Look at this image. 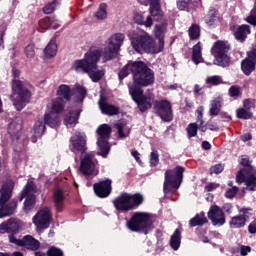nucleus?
Segmentation results:
<instances>
[{
	"instance_id": "1",
	"label": "nucleus",
	"mask_w": 256,
	"mask_h": 256,
	"mask_svg": "<svg viewBox=\"0 0 256 256\" xmlns=\"http://www.w3.org/2000/svg\"><path fill=\"white\" fill-rule=\"evenodd\" d=\"M124 41L125 34H112L106 40L103 50H90L85 54L84 59L75 60L72 66L74 71H77V73H87L93 83L101 81V79H103V75H105V70L97 67L99 59H101V57H103L104 61H111V59H115V57L119 55V51H121V46Z\"/></svg>"
},
{
	"instance_id": "2",
	"label": "nucleus",
	"mask_w": 256,
	"mask_h": 256,
	"mask_svg": "<svg viewBox=\"0 0 256 256\" xmlns=\"http://www.w3.org/2000/svg\"><path fill=\"white\" fill-rule=\"evenodd\" d=\"M133 85L129 86V93L133 101L137 104L139 111L145 113L147 109L153 107L155 95L143 94L141 87H149L155 83V73L143 61H135L132 66Z\"/></svg>"
},
{
	"instance_id": "3",
	"label": "nucleus",
	"mask_w": 256,
	"mask_h": 256,
	"mask_svg": "<svg viewBox=\"0 0 256 256\" xmlns=\"http://www.w3.org/2000/svg\"><path fill=\"white\" fill-rule=\"evenodd\" d=\"M165 33H167V20L154 26L153 34L158 39V43L144 30H135L129 34V37L131 45L137 53L145 51V53L155 55L165 49Z\"/></svg>"
},
{
	"instance_id": "4",
	"label": "nucleus",
	"mask_w": 256,
	"mask_h": 256,
	"mask_svg": "<svg viewBox=\"0 0 256 256\" xmlns=\"http://www.w3.org/2000/svg\"><path fill=\"white\" fill-rule=\"evenodd\" d=\"M12 75L14 80L12 81L11 99L17 111H21L25 108V105L29 103V99H31V92H29L23 82L17 80V77L21 75V72L18 69L13 68Z\"/></svg>"
},
{
	"instance_id": "5",
	"label": "nucleus",
	"mask_w": 256,
	"mask_h": 256,
	"mask_svg": "<svg viewBox=\"0 0 256 256\" xmlns=\"http://www.w3.org/2000/svg\"><path fill=\"white\" fill-rule=\"evenodd\" d=\"M13 187V181L7 180L0 189V219L14 215L15 211H17V202L10 201L5 205L11 199V195H13Z\"/></svg>"
},
{
	"instance_id": "6",
	"label": "nucleus",
	"mask_w": 256,
	"mask_h": 256,
	"mask_svg": "<svg viewBox=\"0 0 256 256\" xmlns=\"http://www.w3.org/2000/svg\"><path fill=\"white\" fill-rule=\"evenodd\" d=\"M239 163L246 168L238 171L236 175L237 183H245L246 189H248V191H256V169L255 167L251 166V160H249V156H241Z\"/></svg>"
},
{
	"instance_id": "7",
	"label": "nucleus",
	"mask_w": 256,
	"mask_h": 256,
	"mask_svg": "<svg viewBox=\"0 0 256 256\" xmlns=\"http://www.w3.org/2000/svg\"><path fill=\"white\" fill-rule=\"evenodd\" d=\"M113 203L117 211H133V209H137L143 203V196L140 194L122 193Z\"/></svg>"
},
{
	"instance_id": "8",
	"label": "nucleus",
	"mask_w": 256,
	"mask_h": 256,
	"mask_svg": "<svg viewBox=\"0 0 256 256\" xmlns=\"http://www.w3.org/2000/svg\"><path fill=\"white\" fill-rule=\"evenodd\" d=\"M126 225L130 231H143L147 234V231L151 229V217L146 212H135Z\"/></svg>"
},
{
	"instance_id": "9",
	"label": "nucleus",
	"mask_w": 256,
	"mask_h": 256,
	"mask_svg": "<svg viewBox=\"0 0 256 256\" xmlns=\"http://www.w3.org/2000/svg\"><path fill=\"white\" fill-rule=\"evenodd\" d=\"M184 171L185 168L178 166L173 170H167L165 172L164 193H169L173 189H179L181 181H183Z\"/></svg>"
},
{
	"instance_id": "10",
	"label": "nucleus",
	"mask_w": 256,
	"mask_h": 256,
	"mask_svg": "<svg viewBox=\"0 0 256 256\" xmlns=\"http://www.w3.org/2000/svg\"><path fill=\"white\" fill-rule=\"evenodd\" d=\"M79 171L86 177H95V175L99 174V170L97 169V160L93 154L82 153Z\"/></svg>"
},
{
	"instance_id": "11",
	"label": "nucleus",
	"mask_w": 256,
	"mask_h": 256,
	"mask_svg": "<svg viewBox=\"0 0 256 256\" xmlns=\"http://www.w3.org/2000/svg\"><path fill=\"white\" fill-rule=\"evenodd\" d=\"M97 133H98L97 145L100 149L98 154L101 155V157H107V155H109V142L107 141L109 140V137L111 135V126L107 124H102L97 129Z\"/></svg>"
},
{
	"instance_id": "12",
	"label": "nucleus",
	"mask_w": 256,
	"mask_h": 256,
	"mask_svg": "<svg viewBox=\"0 0 256 256\" xmlns=\"http://www.w3.org/2000/svg\"><path fill=\"white\" fill-rule=\"evenodd\" d=\"M227 51H229V44H227V42L218 41L213 45L212 53L216 59V62H214L216 65H219L220 67H226V65H229Z\"/></svg>"
},
{
	"instance_id": "13",
	"label": "nucleus",
	"mask_w": 256,
	"mask_h": 256,
	"mask_svg": "<svg viewBox=\"0 0 256 256\" xmlns=\"http://www.w3.org/2000/svg\"><path fill=\"white\" fill-rule=\"evenodd\" d=\"M37 190L35 189V183L28 182L25 186L24 190L22 191L20 201L26 199L24 202V211L29 213L32 211L33 207H35V193Z\"/></svg>"
},
{
	"instance_id": "14",
	"label": "nucleus",
	"mask_w": 256,
	"mask_h": 256,
	"mask_svg": "<svg viewBox=\"0 0 256 256\" xmlns=\"http://www.w3.org/2000/svg\"><path fill=\"white\" fill-rule=\"evenodd\" d=\"M32 221L37 231L49 229V225H51V210H49V208L41 209L35 214V216L32 218Z\"/></svg>"
},
{
	"instance_id": "15",
	"label": "nucleus",
	"mask_w": 256,
	"mask_h": 256,
	"mask_svg": "<svg viewBox=\"0 0 256 256\" xmlns=\"http://www.w3.org/2000/svg\"><path fill=\"white\" fill-rule=\"evenodd\" d=\"M154 111L162 121H173V110L169 101L162 100L154 102Z\"/></svg>"
},
{
	"instance_id": "16",
	"label": "nucleus",
	"mask_w": 256,
	"mask_h": 256,
	"mask_svg": "<svg viewBox=\"0 0 256 256\" xmlns=\"http://www.w3.org/2000/svg\"><path fill=\"white\" fill-rule=\"evenodd\" d=\"M208 219H210L214 227H221L225 225V213L217 205L210 207L208 211Z\"/></svg>"
},
{
	"instance_id": "17",
	"label": "nucleus",
	"mask_w": 256,
	"mask_h": 256,
	"mask_svg": "<svg viewBox=\"0 0 256 256\" xmlns=\"http://www.w3.org/2000/svg\"><path fill=\"white\" fill-rule=\"evenodd\" d=\"M94 192L98 197H109V195H111V180L106 179L94 184Z\"/></svg>"
},
{
	"instance_id": "18",
	"label": "nucleus",
	"mask_w": 256,
	"mask_h": 256,
	"mask_svg": "<svg viewBox=\"0 0 256 256\" xmlns=\"http://www.w3.org/2000/svg\"><path fill=\"white\" fill-rule=\"evenodd\" d=\"M70 141L74 151H82V153L85 152V145L87 143V136H85V133L76 132L71 137Z\"/></svg>"
},
{
	"instance_id": "19",
	"label": "nucleus",
	"mask_w": 256,
	"mask_h": 256,
	"mask_svg": "<svg viewBox=\"0 0 256 256\" xmlns=\"http://www.w3.org/2000/svg\"><path fill=\"white\" fill-rule=\"evenodd\" d=\"M56 96L62 103H68L71 101V87L67 84L60 85L56 91Z\"/></svg>"
},
{
	"instance_id": "20",
	"label": "nucleus",
	"mask_w": 256,
	"mask_h": 256,
	"mask_svg": "<svg viewBox=\"0 0 256 256\" xmlns=\"http://www.w3.org/2000/svg\"><path fill=\"white\" fill-rule=\"evenodd\" d=\"M98 105H99V108L101 109L102 113H104V115L113 116V115H117L119 113V108H117L111 104L103 103V96L100 97Z\"/></svg>"
},
{
	"instance_id": "21",
	"label": "nucleus",
	"mask_w": 256,
	"mask_h": 256,
	"mask_svg": "<svg viewBox=\"0 0 256 256\" xmlns=\"http://www.w3.org/2000/svg\"><path fill=\"white\" fill-rule=\"evenodd\" d=\"M53 201L57 211H63V207H65V194L61 190L57 189L54 191Z\"/></svg>"
},
{
	"instance_id": "22",
	"label": "nucleus",
	"mask_w": 256,
	"mask_h": 256,
	"mask_svg": "<svg viewBox=\"0 0 256 256\" xmlns=\"http://www.w3.org/2000/svg\"><path fill=\"white\" fill-rule=\"evenodd\" d=\"M23 129V120L20 117L15 118L8 126L10 135H17Z\"/></svg>"
},
{
	"instance_id": "23",
	"label": "nucleus",
	"mask_w": 256,
	"mask_h": 256,
	"mask_svg": "<svg viewBox=\"0 0 256 256\" xmlns=\"http://www.w3.org/2000/svg\"><path fill=\"white\" fill-rule=\"evenodd\" d=\"M23 247L30 249V251H37L41 247V243L31 235L24 236Z\"/></svg>"
},
{
	"instance_id": "24",
	"label": "nucleus",
	"mask_w": 256,
	"mask_h": 256,
	"mask_svg": "<svg viewBox=\"0 0 256 256\" xmlns=\"http://www.w3.org/2000/svg\"><path fill=\"white\" fill-rule=\"evenodd\" d=\"M151 17H154L155 21H161L163 19V11L161 10V4L159 0H156L154 4L150 6Z\"/></svg>"
},
{
	"instance_id": "25",
	"label": "nucleus",
	"mask_w": 256,
	"mask_h": 256,
	"mask_svg": "<svg viewBox=\"0 0 256 256\" xmlns=\"http://www.w3.org/2000/svg\"><path fill=\"white\" fill-rule=\"evenodd\" d=\"M250 33L251 29L248 25H241L237 28L234 35L237 41H245V39H247V35H249Z\"/></svg>"
},
{
	"instance_id": "26",
	"label": "nucleus",
	"mask_w": 256,
	"mask_h": 256,
	"mask_svg": "<svg viewBox=\"0 0 256 256\" xmlns=\"http://www.w3.org/2000/svg\"><path fill=\"white\" fill-rule=\"evenodd\" d=\"M247 224V219L243 215L234 216L231 218L229 225L231 229H241Z\"/></svg>"
},
{
	"instance_id": "27",
	"label": "nucleus",
	"mask_w": 256,
	"mask_h": 256,
	"mask_svg": "<svg viewBox=\"0 0 256 256\" xmlns=\"http://www.w3.org/2000/svg\"><path fill=\"white\" fill-rule=\"evenodd\" d=\"M44 55L47 59H51V57H55V55H57V41H55V39L50 40L47 44L44 49Z\"/></svg>"
},
{
	"instance_id": "28",
	"label": "nucleus",
	"mask_w": 256,
	"mask_h": 256,
	"mask_svg": "<svg viewBox=\"0 0 256 256\" xmlns=\"http://www.w3.org/2000/svg\"><path fill=\"white\" fill-rule=\"evenodd\" d=\"M192 61L195 65L203 63V54L201 53V43H197L192 48Z\"/></svg>"
},
{
	"instance_id": "29",
	"label": "nucleus",
	"mask_w": 256,
	"mask_h": 256,
	"mask_svg": "<svg viewBox=\"0 0 256 256\" xmlns=\"http://www.w3.org/2000/svg\"><path fill=\"white\" fill-rule=\"evenodd\" d=\"M44 123L49 127H57L59 125V116L53 112H46L44 115Z\"/></svg>"
},
{
	"instance_id": "30",
	"label": "nucleus",
	"mask_w": 256,
	"mask_h": 256,
	"mask_svg": "<svg viewBox=\"0 0 256 256\" xmlns=\"http://www.w3.org/2000/svg\"><path fill=\"white\" fill-rule=\"evenodd\" d=\"M219 19V12H217V10H210L205 17V21L209 27L219 25Z\"/></svg>"
},
{
	"instance_id": "31",
	"label": "nucleus",
	"mask_w": 256,
	"mask_h": 256,
	"mask_svg": "<svg viewBox=\"0 0 256 256\" xmlns=\"http://www.w3.org/2000/svg\"><path fill=\"white\" fill-rule=\"evenodd\" d=\"M223 103V98L218 96L214 98L210 103V115L217 116L219 111H221V104Z\"/></svg>"
},
{
	"instance_id": "32",
	"label": "nucleus",
	"mask_w": 256,
	"mask_h": 256,
	"mask_svg": "<svg viewBox=\"0 0 256 256\" xmlns=\"http://www.w3.org/2000/svg\"><path fill=\"white\" fill-rule=\"evenodd\" d=\"M170 247L177 251L181 247V231L176 229L170 238Z\"/></svg>"
},
{
	"instance_id": "33",
	"label": "nucleus",
	"mask_w": 256,
	"mask_h": 256,
	"mask_svg": "<svg viewBox=\"0 0 256 256\" xmlns=\"http://www.w3.org/2000/svg\"><path fill=\"white\" fill-rule=\"evenodd\" d=\"M134 21L138 25H145L147 28L153 27V17L151 16H147L145 19V17H143L142 14L137 13L134 15Z\"/></svg>"
},
{
	"instance_id": "34",
	"label": "nucleus",
	"mask_w": 256,
	"mask_h": 256,
	"mask_svg": "<svg viewBox=\"0 0 256 256\" xmlns=\"http://www.w3.org/2000/svg\"><path fill=\"white\" fill-rule=\"evenodd\" d=\"M118 131V135L120 139H125V137H128L129 133H131V128L127 126V122L122 121L115 125Z\"/></svg>"
},
{
	"instance_id": "35",
	"label": "nucleus",
	"mask_w": 256,
	"mask_h": 256,
	"mask_svg": "<svg viewBox=\"0 0 256 256\" xmlns=\"http://www.w3.org/2000/svg\"><path fill=\"white\" fill-rule=\"evenodd\" d=\"M77 119H79V111L69 112L64 118V124L66 127H73L77 125Z\"/></svg>"
},
{
	"instance_id": "36",
	"label": "nucleus",
	"mask_w": 256,
	"mask_h": 256,
	"mask_svg": "<svg viewBox=\"0 0 256 256\" xmlns=\"http://www.w3.org/2000/svg\"><path fill=\"white\" fill-rule=\"evenodd\" d=\"M45 120L39 119L35 122L34 127H33V133L34 137H42L43 133H45Z\"/></svg>"
},
{
	"instance_id": "37",
	"label": "nucleus",
	"mask_w": 256,
	"mask_h": 256,
	"mask_svg": "<svg viewBox=\"0 0 256 256\" xmlns=\"http://www.w3.org/2000/svg\"><path fill=\"white\" fill-rule=\"evenodd\" d=\"M48 107L51 110V113H63V111L65 110V106L63 105V103H61V100L56 99V100H52V102L48 105Z\"/></svg>"
},
{
	"instance_id": "38",
	"label": "nucleus",
	"mask_w": 256,
	"mask_h": 256,
	"mask_svg": "<svg viewBox=\"0 0 256 256\" xmlns=\"http://www.w3.org/2000/svg\"><path fill=\"white\" fill-rule=\"evenodd\" d=\"M74 95L78 103H83L85 97H87V89L82 86H76L74 88Z\"/></svg>"
},
{
	"instance_id": "39",
	"label": "nucleus",
	"mask_w": 256,
	"mask_h": 256,
	"mask_svg": "<svg viewBox=\"0 0 256 256\" xmlns=\"http://www.w3.org/2000/svg\"><path fill=\"white\" fill-rule=\"evenodd\" d=\"M205 223H207V217L205 216V214H197L189 222L190 227H197V226L205 225Z\"/></svg>"
},
{
	"instance_id": "40",
	"label": "nucleus",
	"mask_w": 256,
	"mask_h": 256,
	"mask_svg": "<svg viewBox=\"0 0 256 256\" xmlns=\"http://www.w3.org/2000/svg\"><path fill=\"white\" fill-rule=\"evenodd\" d=\"M107 15H108V13H107V4L101 3L99 5V8H98V10L96 12L95 17L99 21H105V19H107Z\"/></svg>"
},
{
	"instance_id": "41",
	"label": "nucleus",
	"mask_w": 256,
	"mask_h": 256,
	"mask_svg": "<svg viewBox=\"0 0 256 256\" xmlns=\"http://www.w3.org/2000/svg\"><path fill=\"white\" fill-rule=\"evenodd\" d=\"M206 85L215 87L217 85H223V78L221 76H209L206 78Z\"/></svg>"
},
{
	"instance_id": "42",
	"label": "nucleus",
	"mask_w": 256,
	"mask_h": 256,
	"mask_svg": "<svg viewBox=\"0 0 256 256\" xmlns=\"http://www.w3.org/2000/svg\"><path fill=\"white\" fill-rule=\"evenodd\" d=\"M236 117L238 119H251V117H253V113L251 112V110H247L246 108H240L236 110Z\"/></svg>"
},
{
	"instance_id": "43",
	"label": "nucleus",
	"mask_w": 256,
	"mask_h": 256,
	"mask_svg": "<svg viewBox=\"0 0 256 256\" xmlns=\"http://www.w3.org/2000/svg\"><path fill=\"white\" fill-rule=\"evenodd\" d=\"M130 73H133V62H129L127 65H125L119 72V79L123 80L127 75Z\"/></svg>"
},
{
	"instance_id": "44",
	"label": "nucleus",
	"mask_w": 256,
	"mask_h": 256,
	"mask_svg": "<svg viewBox=\"0 0 256 256\" xmlns=\"http://www.w3.org/2000/svg\"><path fill=\"white\" fill-rule=\"evenodd\" d=\"M188 33H189L190 39H199L201 30L197 25L194 24L189 28Z\"/></svg>"
},
{
	"instance_id": "45",
	"label": "nucleus",
	"mask_w": 256,
	"mask_h": 256,
	"mask_svg": "<svg viewBox=\"0 0 256 256\" xmlns=\"http://www.w3.org/2000/svg\"><path fill=\"white\" fill-rule=\"evenodd\" d=\"M25 56L27 59H33L35 57V45L29 44L24 49Z\"/></svg>"
},
{
	"instance_id": "46",
	"label": "nucleus",
	"mask_w": 256,
	"mask_h": 256,
	"mask_svg": "<svg viewBox=\"0 0 256 256\" xmlns=\"http://www.w3.org/2000/svg\"><path fill=\"white\" fill-rule=\"evenodd\" d=\"M197 129H198L197 122L190 123L186 128L188 137H195L197 135Z\"/></svg>"
},
{
	"instance_id": "47",
	"label": "nucleus",
	"mask_w": 256,
	"mask_h": 256,
	"mask_svg": "<svg viewBox=\"0 0 256 256\" xmlns=\"http://www.w3.org/2000/svg\"><path fill=\"white\" fill-rule=\"evenodd\" d=\"M6 223L8 224V231H10V233H15V231H19V223H17V221H15L14 219H10L6 221Z\"/></svg>"
},
{
	"instance_id": "48",
	"label": "nucleus",
	"mask_w": 256,
	"mask_h": 256,
	"mask_svg": "<svg viewBox=\"0 0 256 256\" xmlns=\"http://www.w3.org/2000/svg\"><path fill=\"white\" fill-rule=\"evenodd\" d=\"M48 256H63V251L61 249L52 246L50 249L47 251Z\"/></svg>"
},
{
	"instance_id": "49",
	"label": "nucleus",
	"mask_w": 256,
	"mask_h": 256,
	"mask_svg": "<svg viewBox=\"0 0 256 256\" xmlns=\"http://www.w3.org/2000/svg\"><path fill=\"white\" fill-rule=\"evenodd\" d=\"M57 5V1H53L52 3L47 4L44 8H43V12L46 15H49L51 13H53V11H55V7Z\"/></svg>"
},
{
	"instance_id": "50",
	"label": "nucleus",
	"mask_w": 256,
	"mask_h": 256,
	"mask_svg": "<svg viewBox=\"0 0 256 256\" xmlns=\"http://www.w3.org/2000/svg\"><path fill=\"white\" fill-rule=\"evenodd\" d=\"M158 164H159V154L157 152H151L150 154L151 167H157Z\"/></svg>"
},
{
	"instance_id": "51",
	"label": "nucleus",
	"mask_w": 256,
	"mask_h": 256,
	"mask_svg": "<svg viewBox=\"0 0 256 256\" xmlns=\"http://www.w3.org/2000/svg\"><path fill=\"white\" fill-rule=\"evenodd\" d=\"M256 2L254 9L251 11L250 15L246 18L247 23H250V25H256Z\"/></svg>"
},
{
	"instance_id": "52",
	"label": "nucleus",
	"mask_w": 256,
	"mask_h": 256,
	"mask_svg": "<svg viewBox=\"0 0 256 256\" xmlns=\"http://www.w3.org/2000/svg\"><path fill=\"white\" fill-rule=\"evenodd\" d=\"M10 243H13L14 245H17V247H23L24 245V238L18 239L17 237L10 235L9 236Z\"/></svg>"
},
{
	"instance_id": "53",
	"label": "nucleus",
	"mask_w": 256,
	"mask_h": 256,
	"mask_svg": "<svg viewBox=\"0 0 256 256\" xmlns=\"http://www.w3.org/2000/svg\"><path fill=\"white\" fill-rule=\"evenodd\" d=\"M229 95L230 97H233L235 99L239 97V95H241V90L239 89V87L232 86L229 89Z\"/></svg>"
},
{
	"instance_id": "54",
	"label": "nucleus",
	"mask_w": 256,
	"mask_h": 256,
	"mask_svg": "<svg viewBox=\"0 0 256 256\" xmlns=\"http://www.w3.org/2000/svg\"><path fill=\"white\" fill-rule=\"evenodd\" d=\"M223 169H224V167L221 164H216L210 168V173L219 175V173H223Z\"/></svg>"
},
{
	"instance_id": "55",
	"label": "nucleus",
	"mask_w": 256,
	"mask_h": 256,
	"mask_svg": "<svg viewBox=\"0 0 256 256\" xmlns=\"http://www.w3.org/2000/svg\"><path fill=\"white\" fill-rule=\"evenodd\" d=\"M237 191H239V188L232 187L226 191L225 196L227 197V199H233V197L237 195Z\"/></svg>"
},
{
	"instance_id": "56",
	"label": "nucleus",
	"mask_w": 256,
	"mask_h": 256,
	"mask_svg": "<svg viewBox=\"0 0 256 256\" xmlns=\"http://www.w3.org/2000/svg\"><path fill=\"white\" fill-rule=\"evenodd\" d=\"M243 105H244V109L251 111V109L255 107V101L251 99H246L244 100Z\"/></svg>"
},
{
	"instance_id": "57",
	"label": "nucleus",
	"mask_w": 256,
	"mask_h": 256,
	"mask_svg": "<svg viewBox=\"0 0 256 256\" xmlns=\"http://www.w3.org/2000/svg\"><path fill=\"white\" fill-rule=\"evenodd\" d=\"M177 7L180 11H185L189 7V0H180L177 2Z\"/></svg>"
},
{
	"instance_id": "58",
	"label": "nucleus",
	"mask_w": 256,
	"mask_h": 256,
	"mask_svg": "<svg viewBox=\"0 0 256 256\" xmlns=\"http://www.w3.org/2000/svg\"><path fill=\"white\" fill-rule=\"evenodd\" d=\"M240 213V215H242V217H245V219H249V217L253 215L251 208H242L240 209Z\"/></svg>"
},
{
	"instance_id": "59",
	"label": "nucleus",
	"mask_w": 256,
	"mask_h": 256,
	"mask_svg": "<svg viewBox=\"0 0 256 256\" xmlns=\"http://www.w3.org/2000/svg\"><path fill=\"white\" fill-rule=\"evenodd\" d=\"M49 29H57L59 27V20L55 18H48Z\"/></svg>"
},
{
	"instance_id": "60",
	"label": "nucleus",
	"mask_w": 256,
	"mask_h": 256,
	"mask_svg": "<svg viewBox=\"0 0 256 256\" xmlns=\"http://www.w3.org/2000/svg\"><path fill=\"white\" fill-rule=\"evenodd\" d=\"M248 231L251 235H255L256 233V220L252 221L248 226Z\"/></svg>"
},
{
	"instance_id": "61",
	"label": "nucleus",
	"mask_w": 256,
	"mask_h": 256,
	"mask_svg": "<svg viewBox=\"0 0 256 256\" xmlns=\"http://www.w3.org/2000/svg\"><path fill=\"white\" fill-rule=\"evenodd\" d=\"M196 125H197L198 129H200L202 131V133H205V131H207V125L204 124L203 120H202V122L199 120H196Z\"/></svg>"
},
{
	"instance_id": "62",
	"label": "nucleus",
	"mask_w": 256,
	"mask_h": 256,
	"mask_svg": "<svg viewBox=\"0 0 256 256\" xmlns=\"http://www.w3.org/2000/svg\"><path fill=\"white\" fill-rule=\"evenodd\" d=\"M40 29L46 30L49 29V19L41 20L39 23Z\"/></svg>"
},
{
	"instance_id": "63",
	"label": "nucleus",
	"mask_w": 256,
	"mask_h": 256,
	"mask_svg": "<svg viewBox=\"0 0 256 256\" xmlns=\"http://www.w3.org/2000/svg\"><path fill=\"white\" fill-rule=\"evenodd\" d=\"M0 233H2V234L10 233L9 226H8L7 222L0 224Z\"/></svg>"
},
{
	"instance_id": "64",
	"label": "nucleus",
	"mask_w": 256,
	"mask_h": 256,
	"mask_svg": "<svg viewBox=\"0 0 256 256\" xmlns=\"http://www.w3.org/2000/svg\"><path fill=\"white\" fill-rule=\"evenodd\" d=\"M240 253L243 256L248 255V253H251V247H249V246H241Z\"/></svg>"
}]
</instances>
